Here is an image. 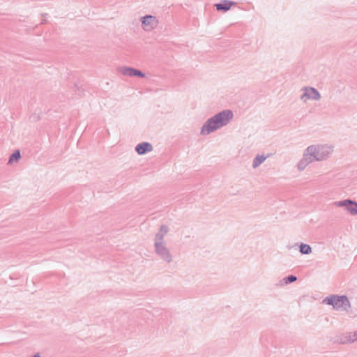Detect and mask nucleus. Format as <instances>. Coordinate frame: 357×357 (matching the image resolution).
<instances>
[{
    "label": "nucleus",
    "mask_w": 357,
    "mask_h": 357,
    "mask_svg": "<svg viewBox=\"0 0 357 357\" xmlns=\"http://www.w3.org/2000/svg\"><path fill=\"white\" fill-rule=\"evenodd\" d=\"M234 114L230 109L222 110L209 118L202 126L200 134L206 135L227 126L233 119Z\"/></svg>",
    "instance_id": "nucleus-1"
},
{
    "label": "nucleus",
    "mask_w": 357,
    "mask_h": 357,
    "mask_svg": "<svg viewBox=\"0 0 357 357\" xmlns=\"http://www.w3.org/2000/svg\"><path fill=\"white\" fill-rule=\"evenodd\" d=\"M305 151L314 161L326 160L333 152V147L327 144H315L309 146Z\"/></svg>",
    "instance_id": "nucleus-2"
},
{
    "label": "nucleus",
    "mask_w": 357,
    "mask_h": 357,
    "mask_svg": "<svg viewBox=\"0 0 357 357\" xmlns=\"http://www.w3.org/2000/svg\"><path fill=\"white\" fill-rule=\"evenodd\" d=\"M324 303L332 305L336 310H343L347 311L351 307L349 298L345 295H332L328 296L324 300Z\"/></svg>",
    "instance_id": "nucleus-3"
},
{
    "label": "nucleus",
    "mask_w": 357,
    "mask_h": 357,
    "mask_svg": "<svg viewBox=\"0 0 357 357\" xmlns=\"http://www.w3.org/2000/svg\"><path fill=\"white\" fill-rule=\"evenodd\" d=\"M154 251L158 258L164 262L170 264L173 261V255L167 247L166 243H154Z\"/></svg>",
    "instance_id": "nucleus-4"
},
{
    "label": "nucleus",
    "mask_w": 357,
    "mask_h": 357,
    "mask_svg": "<svg viewBox=\"0 0 357 357\" xmlns=\"http://www.w3.org/2000/svg\"><path fill=\"white\" fill-rule=\"evenodd\" d=\"M142 26L145 31H151L155 29L159 23L155 16L146 15L140 19Z\"/></svg>",
    "instance_id": "nucleus-5"
},
{
    "label": "nucleus",
    "mask_w": 357,
    "mask_h": 357,
    "mask_svg": "<svg viewBox=\"0 0 357 357\" xmlns=\"http://www.w3.org/2000/svg\"><path fill=\"white\" fill-rule=\"evenodd\" d=\"M304 93L301 96V100L305 102L307 100H319L321 98L320 93L314 87L305 86L303 89Z\"/></svg>",
    "instance_id": "nucleus-6"
},
{
    "label": "nucleus",
    "mask_w": 357,
    "mask_h": 357,
    "mask_svg": "<svg viewBox=\"0 0 357 357\" xmlns=\"http://www.w3.org/2000/svg\"><path fill=\"white\" fill-rule=\"evenodd\" d=\"M335 206L338 207H344L345 209L351 215H357V202L347 199L342 201L334 202Z\"/></svg>",
    "instance_id": "nucleus-7"
},
{
    "label": "nucleus",
    "mask_w": 357,
    "mask_h": 357,
    "mask_svg": "<svg viewBox=\"0 0 357 357\" xmlns=\"http://www.w3.org/2000/svg\"><path fill=\"white\" fill-rule=\"evenodd\" d=\"M152 150H153L152 144L147 142L139 143L135 146V151L139 155L146 154V153L150 152Z\"/></svg>",
    "instance_id": "nucleus-8"
},
{
    "label": "nucleus",
    "mask_w": 357,
    "mask_h": 357,
    "mask_svg": "<svg viewBox=\"0 0 357 357\" xmlns=\"http://www.w3.org/2000/svg\"><path fill=\"white\" fill-rule=\"evenodd\" d=\"M168 231H169L168 227L165 225H162L160 227L159 231L155 236L154 243H160V242L165 243L164 238H165V236L168 233Z\"/></svg>",
    "instance_id": "nucleus-9"
},
{
    "label": "nucleus",
    "mask_w": 357,
    "mask_h": 357,
    "mask_svg": "<svg viewBox=\"0 0 357 357\" xmlns=\"http://www.w3.org/2000/svg\"><path fill=\"white\" fill-rule=\"evenodd\" d=\"M311 157L307 154V151L305 150L302 159L298 163V169L299 171H303L305 169V167L312 162Z\"/></svg>",
    "instance_id": "nucleus-10"
},
{
    "label": "nucleus",
    "mask_w": 357,
    "mask_h": 357,
    "mask_svg": "<svg viewBox=\"0 0 357 357\" xmlns=\"http://www.w3.org/2000/svg\"><path fill=\"white\" fill-rule=\"evenodd\" d=\"M234 2L229 0H222L220 3H215V7L218 11H228L233 5H234Z\"/></svg>",
    "instance_id": "nucleus-11"
},
{
    "label": "nucleus",
    "mask_w": 357,
    "mask_h": 357,
    "mask_svg": "<svg viewBox=\"0 0 357 357\" xmlns=\"http://www.w3.org/2000/svg\"><path fill=\"white\" fill-rule=\"evenodd\" d=\"M266 158L267 157L264 155H257L253 160L252 167L257 168L259 167L266 160Z\"/></svg>",
    "instance_id": "nucleus-12"
},
{
    "label": "nucleus",
    "mask_w": 357,
    "mask_h": 357,
    "mask_svg": "<svg viewBox=\"0 0 357 357\" xmlns=\"http://www.w3.org/2000/svg\"><path fill=\"white\" fill-rule=\"evenodd\" d=\"M299 252L302 255H309L312 252V248L308 244L301 243L299 245Z\"/></svg>",
    "instance_id": "nucleus-13"
},
{
    "label": "nucleus",
    "mask_w": 357,
    "mask_h": 357,
    "mask_svg": "<svg viewBox=\"0 0 357 357\" xmlns=\"http://www.w3.org/2000/svg\"><path fill=\"white\" fill-rule=\"evenodd\" d=\"M297 280V277L294 275H289L287 277H284L281 281L282 284H288L292 282H294Z\"/></svg>",
    "instance_id": "nucleus-14"
},
{
    "label": "nucleus",
    "mask_w": 357,
    "mask_h": 357,
    "mask_svg": "<svg viewBox=\"0 0 357 357\" xmlns=\"http://www.w3.org/2000/svg\"><path fill=\"white\" fill-rule=\"evenodd\" d=\"M21 155L19 150L15 151L10 157L8 164L11 165L20 159Z\"/></svg>",
    "instance_id": "nucleus-15"
},
{
    "label": "nucleus",
    "mask_w": 357,
    "mask_h": 357,
    "mask_svg": "<svg viewBox=\"0 0 357 357\" xmlns=\"http://www.w3.org/2000/svg\"><path fill=\"white\" fill-rule=\"evenodd\" d=\"M337 341L341 344L351 343V339H349V335L348 333H344L340 335L337 337Z\"/></svg>",
    "instance_id": "nucleus-16"
},
{
    "label": "nucleus",
    "mask_w": 357,
    "mask_h": 357,
    "mask_svg": "<svg viewBox=\"0 0 357 357\" xmlns=\"http://www.w3.org/2000/svg\"><path fill=\"white\" fill-rule=\"evenodd\" d=\"M119 71L123 75L132 76L134 75V70L130 68H121Z\"/></svg>",
    "instance_id": "nucleus-17"
},
{
    "label": "nucleus",
    "mask_w": 357,
    "mask_h": 357,
    "mask_svg": "<svg viewBox=\"0 0 357 357\" xmlns=\"http://www.w3.org/2000/svg\"><path fill=\"white\" fill-rule=\"evenodd\" d=\"M349 339H351V343L357 340V331L354 333H349Z\"/></svg>",
    "instance_id": "nucleus-18"
},
{
    "label": "nucleus",
    "mask_w": 357,
    "mask_h": 357,
    "mask_svg": "<svg viewBox=\"0 0 357 357\" xmlns=\"http://www.w3.org/2000/svg\"><path fill=\"white\" fill-rule=\"evenodd\" d=\"M135 77H147L145 73L137 69H135Z\"/></svg>",
    "instance_id": "nucleus-19"
}]
</instances>
